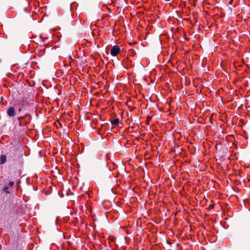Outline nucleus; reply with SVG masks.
<instances>
[{"mask_svg":"<svg viewBox=\"0 0 250 250\" xmlns=\"http://www.w3.org/2000/svg\"><path fill=\"white\" fill-rule=\"evenodd\" d=\"M7 114L9 117H13L16 115L15 108L13 106H10L7 110Z\"/></svg>","mask_w":250,"mask_h":250,"instance_id":"obj_3","label":"nucleus"},{"mask_svg":"<svg viewBox=\"0 0 250 250\" xmlns=\"http://www.w3.org/2000/svg\"><path fill=\"white\" fill-rule=\"evenodd\" d=\"M18 9L20 13H22L23 11L28 12L30 10V0H22L21 1L19 4Z\"/></svg>","mask_w":250,"mask_h":250,"instance_id":"obj_1","label":"nucleus"},{"mask_svg":"<svg viewBox=\"0 0 250 250\" xmlns=\"http://www.w3.org/2000/svg\"><path fill=\"white\" fill-rule=\"evenodd\" d=\"M119 123V119L118 118L114 119L111 122V123L112 125H116L118 124Z\"/></svg>","mask_w":250,"mask_h":250,"instance_id":"obj_6","label":"nucleus"},{"mask_svg":"<svg viewBox=\"0 0 250 250\" xmlns=\"http://www.w3.org/2000/svg\"><path fill=\"white\" fill-rule=\"evenodd\" d=\"M166 0V1H170L171 0Z\"/></svg>","mask_w":250,"mask_h":250,"instance_id":"obj_9","label":"nucleus"},{"mask_svg":"<svg viewBox=\"0 0 250 250\" xmlns=\"http://www.w3.org/2000/svg\"><path fill=\"white\" fill-rule=\"evenodd\" d=\"M8 189V188L6 187L3 188V191H5L6 193H9V192L7 190Z\"/></svg>","mask_w":250,"mask_h":250,"instance_id":"obj_8","label":"nucleus"},{"mask_svg":"<svg viewBox=\"0 0 250 250\" xmlns=\"http://www.w3.org/2000/svg\"><path fill=\"white\" fill-rule=\"evenodd\" d=\"M6 162V156L5 155H1L0 157V164H4Z\"/></svg>","mask_w":250,"mask_h":250,"instance_id":"obj_5","label":"nucleus"},{"mask_svg":"<svg viewBox=\"0 0 250 250\" xmlns=\"http://www.w3.org/2000/svg\"><path fill=\"white\" fill-rule=\"evenodd\" d=\"M14 185V182L13 181H11L8 184V185L9 187H13Z\"/></svg>","mask_w":250,"mask_h":250,"instance_id":"obj_7","label":"nucleus"},{"mask_svg":"<svg viewBox=\"0 0 250 250\" xmlns=\"http://www.w3.org/2000/svg\"><path fill=\"white\" fill-rule=\"evenodd\" d=\"M120 51V48L118 45H114L110 50V54L112 56H116Z\"/></svg>","mask_w":250,"mask_h":250,"instance_id":"obj_2","label":"nucleus"},{"mask_svg":"<svg viewBox=\"0 0 250 250\" xmlns=\"http://www.w3.org/2000/svg\"><path fill=\"white\" fill-rule=\"evenodd\" d=\"M27 117H29V120L28 121H26V123L25 124H29L30 123V119L31 118V115L29 114H26L24 116H23V117H18V119L19 120H21V119H24V118H26Z\"/></svg>","mask_w":250,"mask_h":250,"instance_id":"obj_4","label":"nucleus"}]
</instances>
